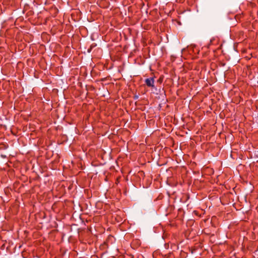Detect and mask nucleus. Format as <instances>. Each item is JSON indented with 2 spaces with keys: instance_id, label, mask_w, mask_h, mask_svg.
Instances as JSON below:
<instances>
[{
  "instance_id": "1",
  "label": "nucleus",
  "mask_w": 258,
  "mask_h": 258,
  "mask_svg": "<svg viewBox=\"0 0 258 258\" xmlns=\"http://www.w3.org/2000/svg\"><path fill=\"white\" fill-rule=\"evenodd\" d=\"M146 85L149 87H154V80L153 78H147L145 80Z\"/></svg>"
},
{
  "instance_id": "2",
  "label": "nucleus",
  "mask_w": 258,
  "mask_h": 258,
  "mask_svg": "<svg viewBox=\"0 0 258 258\" xmlns=\"http://www.w3.org/2000/svg\"><path fill=\"white\" fill-rule=\"evenodd\" d=\"M138 98H139V96H138V95H135V96H134V99L135 100H137V99H138Z\"/></svg>"
},
{
  "instance_id": "3",
  "label": "nucleus",
  "mask_w": 258,
  "mask_h": 258,
  "mask_svg": "<svg viewBox=\"0 0 258 258\" xmlns=\"http://www.w3.org/2000/svg\"><path fill=\"white\" fill-rule=\"evenodd\" d=\"M1 156L3 157V158H6V155H2Z\"/></svg>"
},
{
  "instance_id": "4",
  "label": "nucleus",
  "mask_w": 258,
  "mask_h": 258,
  "mask_svg": "<svg viewBox=\"0 0 258 258\" xmlns=\"http://www.w3.org/2000/svg\"><path fill=\"white\" fill-rule=\"evenodd\" d=\"M130 258H134V256H133L132 255H131L130 256Z\"/></svg>"
}]
</instances>
